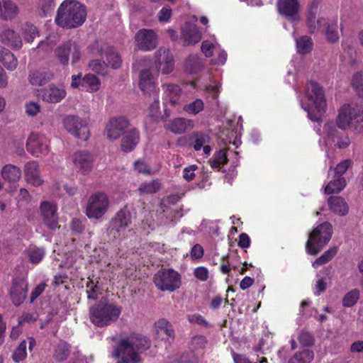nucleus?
I'll use <instances>...</instances> for the list:
<instances>
[{"mask_svg":"<svg viewBox=\"0 0 363 363\" xmlns=\"http://www.w3.org/2000/svg\"><path fill=\"white\" fill-rule=\"evenodd\" d=\"M297 99L303 110L308 113V118L320 122L327 108L326 99L323 87L316 82H307L303 94L298 93Z\"/></svg>","mask_w":363,"mask_h":363,"instance_id":"f257e3e1","label":"nucleus"},{"mask_svg":"<svg viewBox=\"0 0 363 363\" xmlns=\"http://www.w3.org/2000/svg\"><path fill=\"white\" fill-rule=\"evenodd\" d=\"M149 347L150 341L146 337L133 334L120 339L111 355L114 358L121 359L118 363H137L140 360L138 353Z\"/></svg>","mask_w":363,"mask_h":363,"instance_id":"f03ea898","label":"nucleus"},{"mask_svg":"<svg viewBox=\"0 0 363 363\" xmlns=\"http://www.w3.org/2000/svg\"><path fill=\"white\" fill-rule=\"evenodd\" d=\"M86 17L84 6L77 1L66 0L58 9L55 22L62 28H73L82 25Z\"/></svg>","mask_w":363,"mask_h":363,"instance_id":"7ed1b4c3","label":"nucleus"},{"mask_svg":"<svg viewBox=\"0 0 363 363\" xmlns=\"http://www.w3.org/2000/svg\"><path fill=\"white\" fill-rule=\"evenodd\" d=\"M342 130L351 129L355 133L363 132V107L357 104H347L340 107L336 121Z\"/></svg>","mask_w":363,"mask_h":363,"instance_id":"20e7f679","label":"nucleus"},{"mask_svg":"<svg viewBox=\"0 0 363 363\" xmlns=\"http://www.w3.org/2000/svg\"><path fill=\"white\" fill-rule=\"evenodd\" d=\"M121 313V307L104 299L90 308V318L94 325L103 327L116 321Z\"/></svg>","mask_w":363,"mask_h":363,"instance_id":"39448f33","label":"nucleus"},{"mask_svg":"<svg viewBox=\"0 0 363 363\" xmlns=\"http://www.w3.org/2000/svg\"><path fill=\"white\" fill-rule=\"evenodd\" d=\"M135 67L139 69V87L145 94H152L157 96L158 89L157 88L156 79L157 74L153 73L152 61L148 57H143L138 60Z\"/></svg>","mask_w":363,"mask_h":363,"instance_id":"423d86ee","label":"nucleus"},{"mask_svg":"<svg viewBox=\"0 0 363 363\" xmlns=\"http://www.w3.org/2000/svg\"><path fill=\"white\" fill-rule=\"evenodd\" d=\"M333 235V226L325 222L315 227L309 234L306 242V251L309 255H317L330 240Z\"/></svg>","mask_w":363,"mask_h":363,"instance_id":"0eeeda50","label":"nucleus"},{"mask_svg":"<svg viewBox=\"0 0 363 363\" xmlns=\"http://www.w3.org/2000/svg\"><path fill=\"white\" fill-rule=\"evenodd\" d=\"M317 133L320 136V144L326 146H335L338 148H346L350 144V138L347 135L340 137L338 130L336 129L333 121H328L324 123L323 129L315 126Z\"/></svg>","mask_w":363,"mask_h":363,"instance_id":"6e6552de","label":"nucleus"},{"mask_svg":"<svg viewBox=\"0 0 363 363\" xmlns=\"http://www.w3.org/2000/svg\"><path fill=\"white\" fill-rule=\"evenodd\" d=\"M308 25L311 33L324 30L327 40L330 43H335L339 39L336 18H317L315 15L310 13L308 17Z\"/></svg>","mask_w":363,"mask_h":363,"instance_id":"1a4fd4ad","label":"nucleus"},{"mask_svg":"<svg viewBox=\"0 0 363 363\" xmlns=\"http://www.w3.org/2000/svg\"><path fill=\"white\" fill-rule=\"evenodd\" d=\"M111 202L104 192L92 194L87 201L86 215L89 218L99 220L108 212Z\"/></svg>","mask_w":363,"mask_h":363,"instance_id":"9d476101","label":"nucleus"},{"mask_svg":"<svg viewBox=\"0 0 363 363\" xmlns=\"http://www.w3.org/2000/svg\"><path fill=\"white\" fill-rule=\"evenodd\" d=\"M154 283L160 290L172 292L180 287L181 277L172 269H163L155 274Z\"/></svg>","mask_w":363,"mask_h":363,"instance_id":"9b49d317","label":"nucleus"},{"mask_svg":"<svg viewBox=\"0 0 363 363\" xmlns=\"http://www.w3.org/2000/svg\"><path fill=\"white\" fill-rule=\"evenodd\" d=\"M62 125L64 128L75 138L84 141L89 138L88 125L82 118L74 115H67L62 119Z\"/></svg>","mask_w":363,"mask_h":363,"instance_id":"f8f14e48","label":"nucleus"},{"mask_svg":"<svg viewBox=\"0 0 363 363\" xmlns=\"http://www.w3.org/2000/svg\"><path fill=\"white\" fill-rule=\"evenodd\" d=\"M131 223V214L127 208L119 211L111 220L108 228V233L114 238H122L130 232L128 228Z\"/></svg>","mask_w":363,"mask_h":363,"instance_id":"ddd939ff","label":"nucleus"},{"mask_svg":"<svg viewBox=\"0 0 363 363\" xmlns=\"http://www.w3.org/2000/svg\"><path fill=\"white\" fill-rule=\"evenodd\" d=\"M55 55L58 61L63 65H67L69 59L74 64L82 57L81 49L74 42H67L60 45L55 50Z\"/></svg>","mask_w":363,"mask_h":363,"instance_id":"4468645a","label":"nucleus"},{"mask_svg":"<svg viewBox=\"0 0 363 363\" xmlns=\"http://www.w3.org/2000/svg\"><path fill=\"white\" fill-rule=\"evenodd\" d=\"M155 66L156 73L163 74L171 73L174 68V60L170 50L166 48H160L155 54Z\"/></svg>","mask_w":363,"mask_h":363,"instance_id":"2eb2a0df","label":"nucleus"},{"mask_svg":"<svg viewBox=\"0 0 363 363\" xmlns=\"http://www.w3.org/2000/svg\"><path fill=\"white\" fill-rule=\"evenodd\" d=\"M129 122L123 116L111 118L106 125L104 135L111 140H116L126 133Z\"/></svg>","mask_w":363,"mask_h":363,"instance_id":"dca6fc26","label":"nucleus"},{"mask_svg":"<svg viewBox=\"0 0 363 363\" xmlns=\"http://www.w3.org/2000/svg\"><path fill=\"white\" fill-rule=\"evenodd\" d=\"M201 50L207 57H211L214 65H223L227 60V53L223 50L216 40H204L201 44Z\"/></svg>","mask_w":363,"mask_h":363,"instance_id":"f3484780","label":"nucleus"},{"mask_svg":"<svg viewBox=\"0 0 363 363\" xmlns=\"http://www.w3.org/2000/svg\"><path fill=\"white\" fill-rule=\"evenodd\" d=\"M158 36L152 29H140L135 35V48L143 51H151L157 45Z\"/></svg>","mask_w":363,"mask_h":363,"instance_id":"a211bd4d","label":"nucleus"},{"mask_svg":"<svg viewBox=\"0 0 363 363\" xmlns=\"http://www.w3.org/2000/svg\"><path fill=\"white\" fill-rule=\"evenodd\" d=\"M26 148L35 157L45 156L50 151L49 141L44 135L32 133L27 140Z\"/></svg>","mask_w":363,"mask_h":363,"instance_id":"6ab92c4d","label":"nucleus"},{"mask_svg":"<svg viewBox=\"0 0 363 363\" xmlns=\"http://www.w3.org/2000/svg\"><path fill=\"white\" fill-rule=\"evenodd\" d=\"M93 55H98L101 57L105 56L108 64L113 68L118 69L121 67L122 61L113 48L104 42H96L91 48Z\"/></svg>","mask_w":363,"mask_h":363,"instance_id":"aec40b11","label":"nucleus"},{"mask_svg":"<svg viewBox=\"0 0 363 363\" xmlns=\"http://www.w3.org/2000/svg\"><path fill=\"white\" fill-rule=\"evenodd\" d=\"M280 14L284 16L292 23L293 28L299 21L298 10L300 4L298 0H279L277 3Z\"/></svg>","mask_w":363,"mask_h":363,"instance_id":"412c9836","label":"nucleus"},{"mask_svg":"<svg viewBox=\"0 0 363 363\" xmlns=\"http://www.w3.org/2000/svg\"><path fill=\"white\" fill-rule=\"evenodd\" d=\"M228 162H230L233 166H237L239 162L238 152L224 148L214 153L209 164L213 169H219Z\"/></svg>","mask_w":363,"mask_h":363,"instance_id":"4be33fe9","label":"nucleus"},{"mask_svg":"<svg viewBox=\"0 0 363 363\" xmlns=\"http://www.w3.org/2000/svg\"><path fill=\"white\" fill-rule=\"evenodd\" d=\"M40 214L44 224L50 229L55 230L59 228L57 206L49 201H43L40 206Z\"/></svg>","mask_w":363,"mask_h":363,"instance_id":"5701e85b","label":"nucleus"},{"mask_svg":"<svg viewBox=\"0 0 363 363\" xmlns=\"http://www.w3.org/2000/svg\"><path fill=\"white\" fill-rule=\"evenodd\" d=\"M39 95L44 101L56 104L65 98L67 91L62 85L51 84L48 86L39 90Z\"/></svg>","mask_w":363,"mask_h":363,"instance_id":"b1692460","label":"nucleus"},{"mask_svg":"<svg viewBox=\"0 0 363 363\" xmlns=\"http://www.w3.org/2000/svg\"><path fill=\"white\" fill-rule=\"evenodd\" d=\"M155 337L171 342L174 340L175 333L172 323L165 318L157 320L153 327Z\"/></svg>","mask_w":363,"mask_h":363,"instance_id":"393cba45","label":"nucleus"},{"mask_svg":"<svg viewBox=\"0 0 363 363\" xmlns=\"http://www.w3.org/2000/svg\"><path fill=\"white\" fill-rule=\"evenodd\" d=\"M211 138L208 134L203 133H193L190 137V145L195 151H203V155L207 157L212 150Z\"/></svg>","mask_w":363,"mask_h":363,"instance_id":"a878e982","label":"nucleus"},{"mask_svg":"<svg viewBox=\"0 0 363 363\" xmlns=\"http://www.w3.org/2000/svg\"><path fill=\"white\" fill-rule=\"evenodd\" d=\"M181 38L184 45L197 43L201 39V33L195 23L186 22L182 28Z\"/></svg>","mask_w":363,"mask_h":363,"instance_id":"bb28decb","label":"nucleus"},{"mask_svg":"<svg viewBox=\"0 0 363 363\" xmlns=\"http://www.w3.org/2000/svg\"><path fill=\"white\" fill-rule=\"evenodd\" d=\"M164 127L167 130L175 134H182L187 130H190L194 127V122L184 118H177L172 120L167 121L164 123Z\"/></svg>","mask_w":363,"mask_h":363,"instance_id":"cd10ccee","label":"nucleus"},{"mask_svg":"<svg viewBox=\"0 0 363 363\" xmlns=\"http://www.w3.org/2000/svg\"><path fill=\"white\" fill-rule=\"evenodd\" d=\"M92 157L84 151H78L72 156V162L78 172L83 174L89 172L92 167Z\"/></svg>","mask_w":363,"mask_h":363,"instance_id":"c85d7f7f","label":"nucleus"},{"mask_svg":"<svg viewBox=\"0 0 363 363\" xmlns=\"http://www.w3.org/2000/svg\"><path fill=\"white\" fill-rule=\"evenodd\" d=\"M163 90V99L164 103L172 106L180 104L182 89L177 84H164L162 86Z\"/></svg>","mask_w":363,"mask_h":363,"instance_id":"c756f323","label":"nucleus"},{"mask_svg":"<svg viewBox=\"0 0 363 363\" xmlns=\"http://www.w3.org/2000/svg\"><path fill=\"white\" fill-rule=\"evenodd\" d=\"M28 285L25 280L20 279L14 281L11 289V296L13 303L19 306L27 296Z\"/></svg>","mask_w":363,"mask_h":363,"instance_id":"7c9ffc66","label":"nucleus"},{"mask_svg":"<svg viewBox=\"0 0 363 363\" xmlns=\"http://www.w3.org/2000/svg\"><path fill=\"white\" fill-rule=\"evenodd\" d=\"M25 177L28 183L35 186H39L43 183L38 169V164L35 161L28 162L24 168Z\"/></svg>","mask_w":363,"mask_h":363,"instance_id":"2f4dec72","label":"nucleus"},{"mask_svg":"<svg viewBox=\"0 0 363 363\" xmlns=\"http://www.w3.org/2000/svg\"><path fill=\"white\" fill-rule=\"evenodd\" d=\"M0 40L5 45L16 50L21 49L23 45L21 36L10 28L5 29L1 32Z\"/></svg>","mask_w":363,"mask_h":363,"instance_id":"473e14b6","label":"nucleus"},{"mask_svg":"<svg viewBox=\"0 0 363 363\" xmlns=\"http://www.w3.org/2000/svg\"><path fill=\"white\" fill-rule=\"evenodd\" d=\"M140 140L139 133L135 129L126 132L121 140V150L125 152L133 151Z\"/></svg>","mask_w":363,"mask_h":363,"instance_id":"72a5a7b5","label":"nucleus"},{"mask_svg":"<svg viewBox=\"0 0 363 363\" xmlns=\"http://www.w3.org/2000/svg\"><path fill=\"white\" fill-rule=\"evenodd\" d=\"M328 203L330 209L339 216H345L348 213V204L342 197L332 196L328 199Z\"/></svg>","mask_w":363,"mask_h":363,"instance_id":"f704fd0d","label":"nucleus"},{"mask_svg":"<svg viewBox=\"0 0 363 363\" xmlns=\"http://www.w3.org/2000/svg\"><path fill=\"white\" fill-rule=\"evenodd\" d=\"M0 62L9 71H13L18 66V60L8 49L0 45Z\"/></svg>","mask_w":363,"mask_h":363,"instance_id":"c9c22d12","label":"nucleus"},{"mask_svg":"<svg viewBox=\"0 0 363 363\" xmlns=\"http://www.w3.org/2000/svg\"><path fill=\"white\" fill-rule=\"evenodd\" d=\"M2 178L10 183L18 182L21 177V170L13 164L4 165L1 172Z\"/></svg>","mask_w":363,"mask_h":363,"instance_id":"e433bc0d","label":"nucleus"},{"mask_svg":"<svg viewBox=\"0 0 363 363\" xmlns=\"http://www.w3.org/2000/svg\"><path fill=\"white\" fill-rule=\"evenodd\" d=\"M18 13V8L11 0H0V18L12 19Z\"/></svg>","mask_w":363,"mask_h":363,"instance_id":"4c0bfd02","label":"nucleus"},{"mask_svg":"<svg viewBox=\"0 0 363 363\" xmlns=\"http://www.w3.org/2000/svg\"><path fill=\"white\" fill-rule=\"evenodd\" d=\"M296 30V26H295V28H294L293 35L296 41L297 52L302 55L311 52L313 47L312 39L310 37L306 35L298 38H296L295 36Z\"/></svg>","mask_w":363,"mask_h":363,"instance_id":"58836bf2","label":"nucleus"},{"mask_svg":"<svg viewBox=\"0 0 363 363\" xmlns=\"http://www.w3.org/2000/svg\"><path fill=\"white\" fill-rule=\"evenodd\" d=\"M101 87L100 79L93 74H87L82 78V90L95 92Z\"/></svg>","mask_w":363,"mask_h":363,"instance_id":"ea45409f","label":"nucleus"},{"mask_svg":"<svg viewBox=\"0 0 363 363\" xmlns=\"http://www.w3.org/2000/svg\"><path fill=\"white\" fill-rule=\"evenodd\" d=\"M202 67L203 62L198 55H189L184 62V70L190 74L198 72Z\"/></svg>","mask_w":363,"mask_h":363,"instance_id":"a19ab883","label":"nucleus"},{"mask_svg":"<svg viewBox=\"0 0 363 363\" xmlns=\"http://www.w3.org/2000/svg\"><path fill=\"white\" fill-rule=\"evenodd\" d=\"M346 186V181L342 177L334 176V179L330 180L325 186V194H333L340 192Z\"/></svg>","mask_w":363,"mask_h":363,"instance_id":"79ce46f5","label":"nucleus"},{"mask_svg":"<svg viewBox=\"0 0 363 363\" xmlns=\"http://www.w3.org/2000/svg\"><path fill=\"white\" fill-rule=\"evenodd\" d=\"M29 261L33 264L40 263L45 257V249L36 245H30L26 250Z\"/></svg>","mask_w":363,"mask_h":363,"instance_id":"37998d69","label":"nucleus"},{"mask_svg":"<svg viewBox=\"0 0 363 363\" xmlns=\"http://www.w3.org/2000/svg\"><path fill=\"white\" fill-rule=\"evenodd\" d=\"M161 187V184L158 180H151L143 182L140 184L138 191L140 194H152L157 192Z\"/></svg>","mask_w":363,"mask_h":363,"instance_id":"c03bdc74","label":"nucleus"},{"mask_svg":"<svg viewBox=\"0 0 363 363\" xmlns=\"http://www.w3.org/2000/svg\"><path fill=\"white\" fill-rule=\"evenodd\" d=\"M53 77L52 74L46 72L35 71L30 74L29 82L33 85H42Z\"/></svg>","mask_w":363,"mask_h":363,"instance_id":"a18cd8bd","label":"nucleus"},{"mask_svg":"<svg viewBox=\"0 0 363 363\" xmlns=\"http://www.w3.org/2000/svg\"><path fill=\"white\" fill-rule=\"evenodd\" d=\"M21 33L25 41L27 43H32L38 36L37 28L29 23H26L22 26Z\"/></svg>","mask_w":363,"mask_h":363,"instance_id":"49530a36","label":"nucleus"},{"mask_svg":"<svg viewBox=\"0 0 363 363\" xmlns=\"http://www.w3.org/2000/svg\"><path fill=\"white\" fill-rule=\"evenodd\" d=\"M313 359V352L310 350H303L297 352L289 361V363H310Z\"/></svg>","mask_w":363,"mask_h":363,"instance_id":"de8ad7c7","label":"nucleus"},{"mask_svg":"<svg viewBox=\"0 0 363 363\" xmlns=\"http://www.w3.org/2000/svg\"><path fill=\"white\" fill-rule=\"evenodd\" d=\"M203 108L204 103L201 99H196L192 102L186 104L183 108L186 113L194 116L201 112Z\"/></svg>","mask_w":363,"mask_h":363,"instance_id":"09e8293b","label":"nucleus"},{"mask_svg":"<svg viewBox=\"0 0 363 363\" xmlns=\"http://www.w3.org/2000/svg\"><path fill=\"white\" fill-rule=\"evenodd\" d=\"M89 67L91 71L101 75H106L108 72V65L101 60H92L89 63Z\"/></svg>","mask_w":363,"mask_h":363,"instance_id":"8fccbe9b","label":"nucleus"},{"mask_svg":"<svg viewBox=\"0 0 363 363\" xmlns=\"http://www.w3.org/2000/svg\"><path fill=\"white\" fill-rule=\"evenodd\" d=\"M351 84L359 96L363 98V72H357L352 77Z\"/></svg>","mask_w":363,"mask_h":363,"instance_id":"3c124183","label":"nucleus"},{"mask_svg":"<svg viewBox=\"0 0 363 363\" xmlns=\"http://www.w3.org/2000/svg\"><path fill=\"white\" fill-rule=\"evenodd\" d=\"M69 352V347L65 342H60L55 350L54 357L59 361L65 360Z\"/></svg>","mask_w":363,"mask_h":363,"instance_id":"603ef678","label":"nucleus"},{"mask_svg":"<svg viewBox=\"0 0 363 363\" xmlns=\"http://www.w3.org/2000/svg\"><path fill=\"white\" fill-rule=\"evenodd\" d=\"M359 298V291L357 289H353L347 293L342 298V304L345 307L354 306Z\"/></svg>","mask_w":363,"mask_h":363,"instance_id":"864d4df0","label":"nucleus"},{"mask_svg":"<svg viewBox=\"0 0 363 363\" xmlns=\"http://www.w3.org/2000/svg\"><path fill=\"white\" fill-rule=\"evenodd\" d=\"M27 342L26 341H22L16 350L14 351L12 359L15 362H19L23 360L27 356L26 352Z\"/></svg>","mask_w":363,"mask_h":363,"instance_id":"5fc2aeb1","label":"nucleus"},{"mask_svg":"<svg viewBox=\"0 0 363 363\" xmlns=\"http://www.w3.org/2000/svg\"><path fill=\"white\" fill-rule=\"evenodd\" d=\"M172 16V9L169 6L165 5L157 13V18L161 23H168Z\"/></svg>","mask_w":363,"mask_h":363,"instance_id":"6e6d98bb","label":"nucleus"},{"mask_svg":"<svg viewBox=\"0 0 363 363\" xmlns=\"http://www.w3.org/2000/svg\"><path fill=\"white\" fill-rule=\"evenodd\" d=\"M134 170L143 174H152L153 172L151 171L150 167L143 160H138L133 163Z\"/></svg>","mask_w":363,"mask_h":363,"instance_id":"4d7b16f0","label":"nucleus"},{"mask_svg":"<svg viewBox=\"0 0 363 363\" xmlns=\"http://www.w3.org/2000/svg\"><path fill=\"white\" fill-rule=\"evenodd\" d=\"M351 164L352 160L350 159L345 160L340 162L334 169L335 175L337 177H342Z\"/></svg>","mask_w":363,"mask_h":363,"instance_id":"13d9d810","label":"nucleus"},{"mask_svg":"<svg viewBox=\"0 0 363 363\" xmlns=\"http://www.w3.org/2000/svg\"><path fill=\"white\" fill-rule=\"evenodd\" d=\"M43 16L49 15L55 8L54 0H41L40 3Z\"/></svg>","mask_w":363,"mask_h":363,"instance_id":"bf43d9fd","label":"nucleus"},{"mask_svg":"<svg viewBox=\"0 0 363 363\" xmlns=\"http://www.w3.org/2000/svg\"><path fill=\"white\" fill-rule=\"evenodd\" d=\"M198 169V167L196 164H191L186 167L182 173V177L186 182L192 181L196 177V172Z\"/></svg>","mask_w":363,"mask_h":363,"instance_id":"052dcab7","label":"nucleus"},{"mask_svg":"<svg viewBox=\"0 0 363 363\" xmlns=\"http://www.w3.org/2000/svg\"><path fill=\"white\" fill-rule=\"evenodd\" d=\"M25 108L26 114L32 117L36 116L41 109L40 105L34 101L26 103Z\"/></svg>","mask_w":363,"mask_h":363,"instance_id":"680f3d73","label":"nucleus"},{"mask_svg":"<svg viewBox=\"0 0 363 363\" xmlns=\"http://www.w3.org/2000/svg\"><path fill=\"white\" fill-rule=\"evenodd\" d=\"M194 274L199 280L205 281L209 277V271L205 267H198L194 269Z\"/></svg>","mask_w":363,"mask_h":363,"instance_id":"e2e57ef3","label":"nucleus"},{"mask_svg":"<svg viewBox=\"0 0 363 363\" xmlns=\"http://www.w3.org/2000/svg\"><path fill=\"white\" fill-rule=\"evenodd\" d=\"M298 340L300 344L304 347L310 346L313 342L312 335L309 333L305 331H301L299 333Z\"/></svg>","mask_w":363,"mask_h":363,"instance_id":"0e129e2a","label":"nucleus"},{"mask_svg":"<svg viewBox=\"0 0 363 363\" xmlns=\"http://www.w3.org/2000/svg\"><path fill=\"white\" fill-rule=\"evenodd\" d=\"M220 89L221 84L219 82H214L206 87V91L211 92L212 94V97L216 99L218 96Z\"/></svg>","mask_w":363,"mask_h":363,"instance_id":"69168bd1","label":"nucleus"},{"mask_svg":"<svg viewBox=\"0 0 363 363\" xmlns=\"http://www.w3.org/2000/svg\"><path fill=\"white\" fill-rule=\"evenodd\" d=\"M55 45V40L51 37L48 38L45 40H43L39 43L38 48L44 50L45 52H49L51 50Z\"/></svg>","mask_w":363,"mask_h":363,"instance_id":"338daca9","label":"nucleus"},{"mask_svg":"<svg viewBox=\"0 0 363 363\" xmlns=\"http://www.w3.org/2000/svg\"><path fill=\"white\" fill-rule=\"evenodd\" d=\"M191 257L194 259H199L203 255V248L199 244L194 245L190 252Z\"/></svg>","mask_w":363,"mask_h":363,"instance_id":"774afa93","label":"nucleus"}]
</instances>
